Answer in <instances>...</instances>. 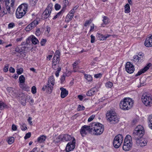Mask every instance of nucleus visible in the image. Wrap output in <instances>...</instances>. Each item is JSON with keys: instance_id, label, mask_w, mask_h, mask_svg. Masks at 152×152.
Segmentation results:
<instances>
[{"instance_id": "f257e3e1", "label": "nucleus", "mask_w": 152, "mask_h": 152, "mask_svg": "<svg viewBox=\"0 0 152 152\" xmlns=\"http://www.w3.org/2000/svg\"><path fill=\"white\" fill-rule=\"evenodd\" d=\"M133 101L129 98H126L122 100L120 103V107L123 110H128L132 106Z\"/></svg>"}, {"instance_id": "f03ea898", "label": "nucleus", "mask_w": 152, "mask_h": 152, "mask_svg": "<svg viewBox=\"0 0 152 152\" xmlns=\"http://www.w3.org/2000/svg\"><path fill=\"white\" fill-rule=\"evenodd\" d=\"M91 131L94 135H100L104 130L103 126L98 123H93L91 124Z\"/></svg>"}, {"instance_id": "7ed1b4c3", "label": "nucleus", "mask_w": 152, "mask_h": 152, "mask_svg": "<svg viewBox=\"0 0 152 152\" xmlns=\"http://www.w3.org/2000/svg\"><path fill=\"white\" fill-rule=\"evenodd\" d=\"M106 118L110 122L113 123H118L119 118L116 113L113 110H110L107 111L106 114Z\"/></svg>"}, {"instance_id": "20e7f679", "label": "nucleus", "mask_w": 152, "mask_h": 152, "mask_svg": "<svg viewBox=\"0 0 152 152\" xmlns=\"http://www.w3.org/2000/svg\"><path fill=\"white\" fill-rule=\"evenodd\" d=\"M54 84V77L53 76H51L49 78L47 85L44 86L42 89L43 91L46 89L47 92L48 93L50 94L52 92Z\"/></svg>"}, {"instance_id": "39448f33", "label": "nucleus", "mask_w": 152, "mask_h": 152, "mask_svg": "<svg viewBox=\"0 0 152 152\" xmlns=\"http://www.w3.org/2000/svg\"><path fill=\"white\" fill-rule=\"evenodd\" d=\"M28 8L26 4H23L20 6L17 9L16 12V16L17 18H22L26 13Z\"/></svg>"}, {"instance_id": "423d86ee", "label": "nucleus", "mask_w": 152, "mask_h": 152, "mask_svg": "<svg viewBox=\"0 0 152 152\" xmlns=\"http://www.w3.org/2000/svg\"><path fill=\"white\" fill-rule=\"evenodd\" d=\"M15 0H5V6L3 7L2 13L4 15L7 13H10L11 7H12L14 4Z\"/></svg>"}, {"instance_id": "0eeeda50", "label": "nucleus", "mask_w": 152, "mask_h": 152, "mask_svg": "<svg viewBox=\"0 0 152 152\" xmlns=\"http://www.w3.org/2000/svg\"><path fill=\"white\" fill-rule=\"evenodd\" d=\"M22 45H24V46L21 48H20L17 47L15 49V51L20 53V54L23 53L25 51H27V49L29 47V46L30 45L29 38L27 39L25 42H22Z\"/></svg>"}, {"instance_id": "6e6552de", "label": "nucleus", "mask_w": 152, "mask_h": 152, "mask_svg": "<svg viewBox=\"0 0 152 152\" xmlns=\"http://www.w3.org/2000/svg\"><path fill=\"white\" fill-rule=\"evenodd\" d=\"M132 138L129 135L126 136L123 147V149L126 151H129L132 147Z\"/></svg>"}, {"instance_id": "1a4fd4ad", "label": "nucleus", "mask_w": 152, "mask_h": 152, "mask_svg": "<svg viewBox=\"0 0 152 152\" xmlns=\"http://www.w3.org/2000/svg\"><path fill=\"white\" fill-rule=\"evenodd\" d=\"M144 133V130L143 127L141 125H138L134 131L133 134L135 138H137L138 137L141 138Z\"/></svg>"}, {"instance_id": "9d476101", "label": "nucleus", "mask_w": 152, "mask_h": 152, "mask_svg": "<svg viewBox=\"0 0 152 152\" xmlns=\"http://www.w3.org/2000/svg\"><path fill=\"white\" fill-rule=\"evenodd\" d=\"M123 138L122 135L119 134L116 136L114 139L113 145L115 148H118L123 142Z\"/></svg>"}, {"instance_id": "9b49d317", "label": "nucleus", "mask_w": 152, "mask_h": 152, "mask_svg": "<svg viewBox=\"0 0 152 152\" xmlns=\"http://www.w3.org/2000/svg\"><path fill=\"white\" fill-rule=\"evenodd\" d=\"M142 101L146 106L152 105V96L149 94L143 95L142 97Z\"/></svg>"}, {"instance_id": "f8f14e48", "label": "nucleus", "mask_w": 152, "mask_h": 152, "mask_svg": "<svg viewBox=\"0 0 152 152\" xmlns=\"http://www.w3.org/2000/svg\"><path fill=\"white\" fill-rule=\"evenodd\" d=\"M52 4H50L48 5L42 15V19H45L50 17L52 11Z\"/></svg>"}, {"instance_id": "ddd939ff", "label": "nucleus", "mask_w": 152, "mask_h": 152, "mask_svg": "<svg viewBox=\"0 0 152 152\" xmlns=\"http://www.w3.org/2000/svg\"><path fill=\"white\" fill-rule=\"evenodd\" d=\"M91 129V124L89 126L85 125L82 126L80 130V133L82 137L85 136L88 133L92 132Z\"/></svg>"}, {"instance_id": "4468645a", "label": "nucleus", "mask_w": 152, "mask_h": 152, "mask_svg": "<svg viewBox=\"0 0 152 152\" xmlns=\"http://www.w3.org/2000/svg\"><path fill=\"white\" fill-rule=\"evenodd\" d=\"M74 137H72L70 135L66 134H61L59 135L56 139V142H59L61 141H68L71 140H73Z\"/></svg>"}, {"instance_id": "2eb2a0df", "label": "nucleus", "mask_w": 152, "mask_h": 152, "mask_svg": "<svg viewBox=\"0 0 152 152\" xmlns=\"http://www.w3.org/2000/svg\"><path fill=\"white\" fill-rule=\"evenodd\" d=\"M76 140L75 138H73L72 142H68L66 148V152H69L73 151L75 146Z\"/></svg>"}, {"instance_id": "dca6fc26", "label": "nucleus", "mask_w": 152, "mask_h": 152, "mask_svg": "<svg viewBox=\"0 0 152 152\" xmlns=\"http://www.w3.org/2000/svg\"><path fill=\"white\" fill-rule=\"evenodd\" d=\"M144 54L142 53H140L138 55L134 56V61L136 62H141L144 61Z\"/></svg>"}, {"instance_id": "f3484780", "label": "nucleus", "mask_w": 152, "mask_h": 152, "mask_svg": "<svg viewBox=\"0 0 152 152\" xmlns=\"http://www.w3.org/2000/svg\"><path fill=\"white\" fill-rule=\"evenodd\" d=\"M136 144L138 146L143 147L146 145L147 142L144 139L137 137L136 138Z\"/></svg>"}, {"instance_id": "a211bd4d", "label": "nucleus", "mask_w": 152, "mask_h": 152, "mask_svg": "<svg viewBox=\"0 0 152 152\" xmlns=\"http://www.w3.org/2000/svg\"><path fill=\"white\" fill-rule=\"evenodd\" d=\"M125 69L126 71L130 74L132 73L134 71L133 65L130 62H127L126 63Z\"/></svg>"}, {"instance_id": "6ab92c4d", "label": "nucleus", "mask_w": 152, "mask_h": 152, "mask_svg": "<svg viewBox=\"0 0 152 152\" xmlns=\"http://www.w3.org/2000/svg\"><path fill=\"white\" fill-rule=\"evenodd\" d=\"M144 44L147 47H152V35L146 38Z\"/></svg>"}, {"instance_id": "aec40b11", "label": "nucleus", "mask_w": 152, "mask_h": 152, "mask_svg": "<svg viewBox=\"0 0 152 152\" xmlns=\"http://www.w3.org/2000/svg\"><path fill=\"white\" fill-rule=\"evenodd\" d=\"M110 34H107L105 35L99 33H97L96 34V37L99 40H104L110 36Z\"/></svg>"}, {"instance_id": "412c9836", "label": "nucleus", "mask_w": 152, "mask_h": 152, "mask_svg": "<svg viewBox=\"0 0 152 152\" xmlns=\"http://www.w3.org/2000/svg\"><path fill=\"white\" fill-rule=\"evenodd\" d=\"M97 91L96 88H93L88 91L86 93V95L89 96H93Z\"/></svg>"}, {"instance_id": "4be33fe9", "label": "nucleus", "mask_w": 152, "mask_h": 152, "mask_svg": "<svg viewBox=\"0 0 152 152\" xmlns=\"http://www.w3.org/2000/svg\"><path fill=\"white\" fill-rule=\"evenodd\" d=\"M60 89L61 91V97L62 98H64L68 94V91L65 88L63 87L61 88Z\"/></svg>"}, {"instance_id": "5701e85b", "label": "nucleus", "mask_w": 152, "mask_h": 152, "mask_svg": "<svg viewBox=\"0 0 152 152\" xmlns=\"http://www.w3.org/2000/svg\"><path fill=\"white\" fill-rule=\"evenodd\" d=\"M150 64L147 65V66H145L143 69H141L136 74L135 76H137L140 75L142 73H143L146 71L149 68Z\"/></svg>"}, {"instance_id": "b1692460", "label": "nucleus", "mask_w": 152, "mask_h": 152, "mask_svg": "<svg viewBox=\"0 0 152 152\" xmlns=\"http://www.w3.org/2000/svg\"><path fill=\"white\" fill-rule=\"evenodd\" d=\"M7 90L10 96H15V97L17 96L16 94L15 93V91L13 90V89L12 88L10 87H8L7 88Z\"/></svg>"}, {"instance_id": "393cba45", "label": "nucleus", "mask_w": 152, "mask_h": 152, "mask_svg": "<svg viewBox=\"0 0 152 152\" xmlns=\"http://www.w3.org/2000/svg\"><path fill=\"white\" fill-rule=\"evenodd\" d=\"M47 137L45 135H42L39 137L37 139V142L40 143L44 142L45 140Z\"/></svg>"}, {"instance_id": "a878e982", "label": "nucleus", "mask_w": 152, "mask_h": 152, "mask_svg": "<svg viewBox=\"0 0 152 152\" xmlns=\"http://www.w3.org/2000/svg\"><path fill=\"white\" fill-rule=\"evenodd\" d=\"M60 53L58 50H57L55 53L54 55L53 56V59L55 60V58L56 59V61L59 62V58L60 56Z\"/></svg>"}, {"instance_id": "bb28decb", "label": "nucleus", "mask_w": 152, "mask_h": 152, "mask_svg": "<svg viewBox=\"0 0 152 152\" xmlns=\"http://www.w3.org/2000/svg\"><path fill=\"white\" fill-rule=\"evenodd\" d=\"M20 86L23 90L28 91H30V87L24 84H20Z\"/></svg>"}, {"instance_id": "cd10ccee", "label": "nucleus", "mask_w": 152, "mask_h": 152, "mask_svg": "<svg viewBox=\"0 0 152 152\" xmlns=\"http://www.w3.org/2000/svg\"><path fill=\"white\" fill-rule=\"evenodd\" d=\"M80 63L79 61H75L73 64V71L74 72H76L78 71V68L77 66Z\"/></svg>"}, {"instance_id": "c85d7f7f", "label": "nucleus", "mask_w": 152, "mask_h": 152, "mask_svg": "<svg viewBox=\"0 0 152 152\" xmlns=\"http://www.w3.org/2000/svg\"><path fill=\"white\" fill-rule=\"evenodd\" d=\"M103 19L102 21L103 23L101 25L103 27H104V25H106L108 23L109 18L106 16H103Z\"/></svg>"}, {"instance_id": "c756f323", "label": "nucleus", "mask_w": 152, "mask_h": 152, "mask_svg": "<svg viewBox=\"0 0 152 152\" xmlns=\"http://www.w3.org/2000/svg\"><path fill=\"white\" fill-rule=\"evenodd\" d=\"M30 41V39H31V41L32 43L34 45L37 44V43L39 42L38 39L36 38L34 36H32L31 38H28Z\"/></svg>"}, {"instance_id": "7c9ffc66", "label": "nucleus", "mask_w": 152, "mask_h": 152, "mask_svg": "<svg viewBox=\"0 0 152 152\" xmlns=\"http://www.w3.org/2000/svg\"><path fill=\"white\" fill-rule=\"evenodd\" d=\"M125 12L126 13H129L130 12V9L129 4H127L124 6Z\"/></svg>"}, {"instance_id": "2f4dec72", "label": "nucleus", "mask_w": 152, "mask_h": 152, "mask_svg": "<svg viewBox=\"0 0 152 152\" xmlns=\"http://www.w3.org/2000/svg\"><path fill=\"white\" fill-rule=\"evenodd\" d=\"M64 7L53 18V19L54 20L56 19L57 18L60 16L63 13L64 11Z\"/></svg>"}, {"instance_id": "473e14b6", "label": "nucleus", "mask_w": 152, "mask_h": 152, "mask_svg": "<svg viewBox=\"0 0 152 152\" xmlns=\"http://www.w3.org/2000/svg\"><path fill=\"white\" fill-rule=\"evenodd\" d=\"M7 141L9 144H11L14 142V138L12 137H9Z\"/></svg>"}, {"instance_id": "72a5a7b5", "label": "nucleus", "mask_w": 152, "mask_h": 152, "mask_svg": "<svg viewBox=\"0 0 152 152\" xmlns=\"http://www.w3.org/2000/svg\"><path fill=\"white\" fill-rule=\"evenodd\" d=\"M148 120L149 122V126L150 128L152 129V115H151L149 116Z\"/></svg>"}, {"instance_id": "f704fd0d", "label": "nucleus", "mask_w": 152, "mask_h": 152, "mask_svg": "<svg viewBox=\"0 0 152 152\" xmlns=\"http://www.w3.org/2000/svg\"><path fill=\"white\" fill-rule=\"evenodd\" d=\"M20 84H24L25 82V79L23 75H21L19 77Z\"/></svg>"}, {"instance_id": "c9c22d12", "label": "nucleus", "mask_w": 152, "mask_h": 152, "mask_svg": "<svg viewBox=\"0 0 152 152\" xmlns=\"http://www.w3.org/2000/svg\"><path fill=\"white\" fill-rule=\"evenodd\" d=\"M85 78L88 81H91L92 80V78L91 75L88 74H85Z\"/></svg>"}, {"instance_id": "e433bc0d", "label": "nucleus", "mask_w": 152, "mask_h": 152, "mask_svg": "<svg viewBox=\"0 0 152 152\" xmlns=\"http://www.w3.org/2000/svg\"><path fill=\"white\" fill-rule=\"evenodd\" d=\"M7 107V105L4 102H0V109L1 110L3 109L4 108Z\"/></svg>"}, {"instance_id": "4c0bfd02", "label": "nucleus", "mask_w": 152, "mask_h": 152, "mask_svg": "<svg viewBox=\"0 0 152 152\" xmlns=\"http://www.w3.org/2000/svg\"><path fill=\"white\" fill-rule=\"evenodd\" d=\"M50 28L49 26H47L45 31V33L46 35L48 37L50 36V35L49 34V33L50 31Z\"/></svg>"}, {"instance_id": "58836bf2", "label": "nucleus", "mask_w": 152, "mask_h": 152, "mask_svg": "<svg viewBox=\"0 0 152 152\" xmlns=\"http://www.w3.org/2000/svg\"><path fill=\"white\" fill-rule=\"evenodd\" d=\"M38 24V22L37 20H34L30 24L31 25L33 28L35 27Z\"/></svg>"}, {"instance_id": "ea45409f", "label": "nucleus", "mask_w": 152, "mask_h": 152, "mask_svg": "<svg viewBox=\"0 0 152 152\" xmlns=\"http://www.w3.org/2000/svg\"><path fill=\"white\" fill-rule=\"evenodd\" d=\"M38 0H29L30 4L32 6H34L37 4Z\"/></svg>"}, {"instance_id": "a19ab883", "label": "nucleus", "mask_w": 152, "mask_h": 152, "mask_svg": "<svg viewBox=\"0 0 152 152\" xmlns=\"http://www.w3.org/2000/svg\"><path fill=\"white\" fill-rule=\"evenodd\" d=\"M113 86V83L111 82H108L105 84V86L107 88H111Z\"/></svg>"}, {"instance_id": "79ce46f5", "label": "nucleus", "mask_w": 152, "mask_h": 152, "mask_svg": "<svg viewBox=\"0 0 152 152\" xmlns=\"http://www.w3.org/2000/svg\"><path fill=\"white\" fill-rule=\"evenodd\" d=\"M33 28L31 25L29 24L26 28V30L27 31H28L31 30Z\"/></svg>"}, {"instance_id": "37998d69", "label": "nucleus", "mask_w": 152, "mask_h": 152, "mask_svg": "<svg viewBox=\"0 0 152 152\" xmlns=\"http://www.w3.org/2000/svg\"><path fill=\"white\" fill-rule=\"evenodd\" d=\"M23 69L21 68L18 69L16 70L17 73L19 75L23 73Z\"/></svg>"}, {"instance_id": "c03bdc74", "label": "nucleus", "mask_w": 152, "mask_h": 152, "mask_svg": "<svg viewBox=\"0 0 152 152\" xmlns=\"http://www.w3.org/2000/svg\"><path fill=\"white\" fill-rule=\"evenodd\" d=\"M61 70V68L60 67L57 68V70L55 73V75L57 77H58L59 75V73Z\"/></svg>"}, {"instance_id": "a18cd8bd", "label": "nucleus", "mask_w": 152, "mask_h": 152, "mask_svg": "<svg viewBox=\"0 0 152 152\" xmlns=\"http://www.w3.org/2000/svg\"><path fill=\"white\" fill-rule=\"evenodd\" d=\"M84 109L85 107L84 106L79 105L78 106L77 110L78 111H80L81 110H83Z\"/></svg>"}, {"instance_id": "49530a36", "label": "nucleus", "mask_w": 152, "mask_h": 152, "mask_svg": "<svg viewBox=\"0 0 152 152\" xmlns=\"http://www.w3.org/2000/svg\"><path fill=\"white\" fill-rule=\"evenodd\" d=\"M46 41L47 40L46 39H42L40 42L41 45L42 46H44L45 45V43L46 42Z\"/></svg>"}, {"instance_id": "de8ad7c7", "label": "nucleus", "mask_w": 152, "mask_h": 152, "mask_svg": "<svg viewBox=\"0 0 152 152\" xmlns=\"http://www.w3.org/2000/svg\"><path fill=\"white\" fill-rule=\"evenodd\" d=\"M55 61H56L55 60H53V59L52 62L53 64L52 68L53 69L55 70L56 69V68H57V65L55 63Z\"/></svg>"}, {"instance_id": "09e8293b", "label": "nucleus", "mask_w": 152, "mask_h": 152, "mask_svg": "<svg viewBox=\"0 0 152 152\" xmlns=\"http://www.w3.org/2000/svg\"><path fill=\"white\" fill-rule=\"evenodd\" d=\"M37 88L35 86H33L31 88V92L33 94H35L36 93Z\"/></svg>"}, {"instance_id": "8fccbe9b", "label": "nucleus", "mask_w": 152, "mask_h": 152, "mask_svg": "<svg viewBox=\"0 0 152 152\" xmlns=\"http://www.w3.org/2000/svg\"><path fill=\"white\" fill-rule=\"evenodd\" d=\"M63 4H64V6L63 7V8H64V10L65 9V8L67 5L69 4V1L68 0H64L63 1Z\"/></svg>"}, {"instance_id": "3c124183", "label": "nucleus", "mask_w": 152, "mask_h": 152, "mask_svg": "<svg viewBox=\"0 0 152 152\" xmlns=\"http://www.w3.org/2000/svg\"><path fill=\"white\" fill-rule=\"evenodd\" d=\"M41 34V32L40 30V29L39 28H37V29L36 32H35V34L36 36H39Z\"/></svg>"}, {"instance_id": "603ef678", "label": "nucleus", "mask_w": 152, "mask_h": 152, "mask_svg": "<svg viewBox=\"0 0 152 152\" xmlns=\"http://www.w3.org/2000/svg\"><path fill=\"white\" fill-rule=\"evenodd\" d=\"M91 43H94L95 42V37L94 36H93V35H91Z\"/></svg>"}, {"instance_id": "864d4df0", "label": "nucleus", "mask_w": 152, "mask_h": 152, "mask_svg": "<svg viewBox=\"0 0 152 152\" xmlns=\"http://www.w3.org/2000/svg\"><path fill=\"white\" fill-rule=\"evenodd\" d=\"M31 136V133L30 132H28L26 134L25 136L24 137L25 139H26L29 138Z\"/></svg>"}, {"instance_id": "5fc2aeb1", "label": "nucleus", "mask_w": 152, "mask_h": 152, "mask_svg": "<svg viewBox=\"0 0 152 152\" xmlns=\"http://www.w3.org/2000/svg\"><path fill=\"white\" fill-rule=\"evenodd\" d=\"M91 22L92 20H86L84 24V26H87L89 23H91Z\"/></svg>"}, {"instance_id": "6e6d98bb", "label": "nucleus", "mask_w": 152, "mask_h": 152, "mask_svg": "<svg viewBox=\"0 0 152 152\" xmlns=\"http://www.w3.org/2000/svg\"><path fill=\"white\" fill-rule=\"evenodd\" d=\"M21 129L22 131H25L27 129V127L26 126V125L24 124L23 125H21L20 126Z\"/></svg>"}, {"instance_id": "4d7b16f0", "label": "nucleus", "mask_w": 152, "mask_h": 152, "mask_svg": "<svg viewBox=\"0 0 152 152\" xmlns=\"http://www.w3.org/2000/svg\"><path fill=\"white\" fill-rule=\"evenodd\" d=\"M55 9L56 10H58L61 8V6L58 4H56L55 6Z\"/></svg>"}, {"instance_id": "13d9d810", "label": "nucleus", "mask_w": 152, "mask_h": 152, "mask_svg": "<svg viewBox=\"0 0 152 152\" xmlns=\"http://www.w3.org/2000/svg\"><path fill=\"white\" fill-rule=\"evenodd\" d=\"M66 17V18L71 20L74 17V15L68 14Z\"/></svg>"}, {"instance_id": "bf43d9fd", "label": "nucleus", "mask_w": 152, "mask_h": 152, "mask_svg": "<svg viewBox=\"0 0 152 152\" xmlns=\"http://www.w3.org/2000/svg\"><path fill=\"white\" fill-rule=\"evenodd\" d=\"M95 117V115H91L88 119V122H90L91 121L93 120L94 118Z\"/></svg>"}, {"instance_id": "052dcab7", "label": "nucleus", "mask_w": 152, "mask_h": 152, "mask_svg": "<svg viewBox=\"0 0 152 152\" xmlns=\"http://www.w3.org/2000/svg\"><path fill=\"white\" fill-rule=\"evenodd\" d=\"M102 76V74L101 73L95 74L94 77L96 78H99L101 77Z\"/></svg>"}, {"instance_id": "680f3d73", "label": "nucleus", "mask_w": 152, "mask_h": 152, "mask_svg": "<svg viewBox=\"0 0 152 152\" xmlns=\"http://www.w3.org/2000/svg\"><path fill=\"white\" fill-rule=\"evenodd\" d=\"M9 68V66L8 65L5 66L3 70L4 72H7L8 71V69Z\"/></svg>"}, {"instance_id": "e2e57ef3", "label": "nucleus", "mask_w": 152, "mask_h": 152, "mask_svg": "<svg viewBox=\"0 0 152 152\" xmlns=\"http://www.w3.org/2000/svg\"><path fill=\"white\" fill-rule=\"evenodd\" d=\"M12 129L13 131H16L17 129L16 126L15 124H13L12 126Z\"/></svg>"}, {"instance_id": "0e129e2a", "label": "nucleus", "mask_w": 152, "mask_h": 152, "mask_svg": "<svg viewBox=\"0 0 152 152\" xmlns=\"http://www.w3.org/2000/svg\"><path fill=\"white\" fill-rule=\"evenodd\" d=\"M9 71L10 72L12 73H14L15 72V71L14 68L12 67H10L9 69Z\"/></svg>"}, {"instance_id": "69168bd1", "label": "nucleus", "mask_w": 152, "mask_h": 152, "mask_svg": "<svg viewBox=\"0 0 152 152\" xmlns=\"http://www.w3.org/2000/svg\"><path fill=\"white\" fill-rule=\"evenodd\" d=\"M15 26V24L14 23H10L8 25V28H11L14 27Z\"/></svg>"}, {"instance_id": "338daca9", "label": "nucleus", "mask_w": 152, "mask_h": 152, "mask_svg": "<svg viewBox=\"0 0 152 152\" xmlns=\"http://www.w3.org/2000/svg\"><path fill=\"white\" fill-rule=\"evenodd\" d=\"M32 118L31 117H29L28 119V121L30 125H32V122L31 121Z\"/></svg>"}, {"instance_id": "774afa93", "label": "nucleus", "mask_w": 152, "mask_h": 152, "mask_svg": "<svg viewBox=\"0 0 152 152\" xmlns=\"http://www.w3.org/2000/svg\"><path fill=\"white\" fill-rule=\"evenodd\" d=\"M37 149L38 148L37 147H35L30 152H38V151H37Z\"/></svg>"}]
</instances>
